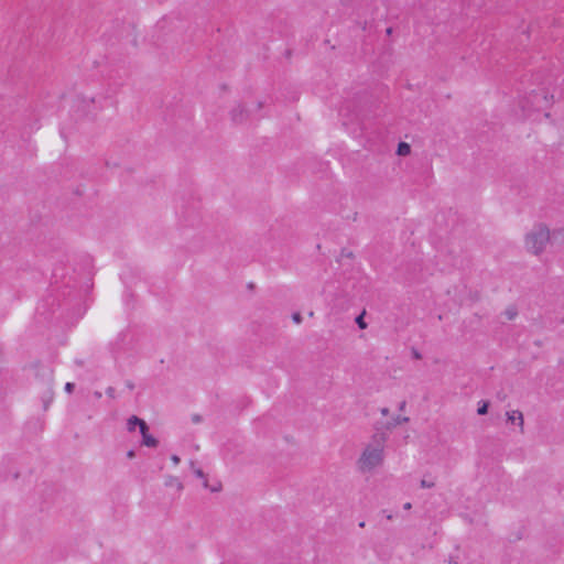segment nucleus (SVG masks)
Segmentation results:
<instances>
[{
	"instance_id": "f257e3e1",
	"label": "nucleus",
	"mask_w": 564,
	"mask_h": 564,
	"mask_svg": "<svg viewBox=\"0 0 564 564\" xmlns=\"http://www.w3.org/2000/svg\"><path fill=\"white\" fill-rule=\"evenodd\" d=\"M564 240L562 230H554L553 232L543 225H535L525 236V247L528 251L533 254H539L544 251L546 245H561Z\"/></svg>"
},
{
	"instance_id": "f03ea898",
	"label": "nucleus",
	"mask_w": 564,
	"mask_h": 564,
	"mask_svg": "<svg viewBox=\"0 0 564 564\" xmlns=\"http://www.w3.org/2000/svg\"><path fill=\"white\" fill-rule=\"evenodd\" d=\"M386 434H375L372 443L369 444L358 459V466L361 471H370L381 465L383 460V448L386 443Z\"/></svg>"
},
{
	"instance_id": "7ed1b4c3",
	"label": "nucleus",
	"mask_w": 564,
	"mask_h": 564,
	"mask_svg": "<svg viewBox=\"0 0 564 564\" xmlns=\"http://www.w3.org/2000/svg\"><path fill=\"white\" fill-rule=\"evenodd\" d=\"M551 104V100L549 98V94L544 88H539L535 90H532L529 96H527L521 101V107L523 110H534V111H541L545 109Z\"/></svg>"
},
{
	"instance_id": "20e7f679",
	"label": "nucleus",
	"mask_w": 564,
	"mask_h": 564,
	"mask_svg": "<svg viewBox=\"0 0 564 564\" xmlns=\"http://www.w3.org/2000/svg\"><path fill=\"white\" fill-rule=\"evenodd\" d=\"M263 104L261 101H257L253 108H248L245 104L240 102L230 111L231 121L236 124L245 123L251 119L256 111L261 110Z\"/></svg>"
},
{
	"instance_id": "39448f33",
	"label": "nucleus",
	"mask_w": 564,
	"mask_h": 564,
	"mask_svg": "<svg viewBox=\"0 0 564 564\" xmlns=\"http://www.w3.org/2000/svg\"><path fill=\"white\" fill-rule=\"evenodd\" d=\"M139 427L140 432H143L147 429V422L137 415H132L127 421V430L129 432H133L135 427Z\"/></svg>"
},
{
	"instance_id": "423d86ee",
	"label": "nucleus",
	"mask_w": 564,
	"mask_h": 564,
	"mask_svg": "<svg viewBox=\"0 0 564 564\" xmlns=\"http://www.w3.org/2000/svg\"><path fill=\"white\" fill-rule=\"evenodd\" d=\"M191 465H192L195 476L203 479V486L206 489H209L212 492H217L220 490V484H218L217 486L210 487L205 473L200 468H194V462H192Z\"/></svg>"
},
{
	"instance_id": "0eeeda50",
	"label": "nucleus",
	"mask_w": 564,
	"mask_h": 564,
	"mask_svg": "<svg viewBox=\"0 0 564 564\" xmlns=\"http://www.w3.org/2000/svg\"><path fill=\"white\" fill-rule=\"evenodd\" d=\"M142 435V445L147 447H156L159 445V441L149 434V426L147 425V429L143 432H140Z\"/></svg>"
},
{
	"instance_id": "6e6552de",
	"label": "nucleus",
	"mask_w": 564,
	"mask_h": 564,
	"mask_svg": "<svg viewBox=\"0 0 564 564\" xmlns=\"http://www.w3.org/2000/svg\"><path fill=\"white\" fill-rule=\"evenodd\" d=\"M507 421L510 423H518L520 426L521 432H523V414L520 411H511L507 412Z\"/></svg>"
},
{
	"instance_id": "1a4fd4ad",
	"label": "nucleus",
	"mask_w": 564,
	"mask_h": 564,
	"mask_svg": "<svg viewBox=\"0 0 564 564\" xmlns=\"http://www.w3.org/2000/svg\"><path fill=\"white\" fill-rule=\"evenodd\" d=\"M411 153V147L406 142H400L398 144L397 154L401 156H405Z\"/></svg>"
},
{
	"instance_id": "9d476101",
	"label": "nucleus",
	"mask_w": 564,
	"mask_h": 564,
	"mask_svg": "<svg viewBox=\"0 0 564 564\" xmlns=\"http://www.w3.org/2000/svg\"><path fill=\"white\" fill-rule=\"evenodd\" d=\"M409 422V417L408 416H397V417H393L391 422H388L387 424V429H393L402 423H406Z\"/></svg>"
},
{
	"instance_id": "9b49d317",
	"label": "nucleus",
	"mask_w": 564,
	"mask_h": 564,
	"mask_svg": "<svg viewBox=\"0 0 564 564\" xmlns=\"http://www.w3.org/2000/svg\"><path fill=\"white\" fill-rule=\"evenodd\" d=\"M166 486H176L178 490L183 488L182 482L176 477H170L169 480L165 482Z\"/></svg>"
},
{
	"instance_id": "f8f14e48",
	"label": "nucleus",
	"mask_w": 564,
	"mask_h": 564,
	"mask_svg": "<svg viewBox=\"0 0 564 564\" xmlns=\"http://www.w3.org/2000/svg\"><path fill=\"white\" fill-rule=\"evenodd\" d=\"M364 315H365V312H362L360 315H358V316L356 317V319H355L356 324L358 325V327H359L360 329H365V328H367V324H366V322H365V319H364Z\"/></svg>"
},
{
	"instance_id": "ddd939ff",
	"label": "nucleus",
	"mask_w": 564,
	"mask_h": 564,
	"mask_svg": "<svg viewBox=\"0 0 564 564\" xmlns=\"http://www.w3.org/2000/svg\"><path fill=\"white\" fill-rule=\"evenodd\" d=\"M488 408H489V403L488 402H482V404L478 406L477 413L479 415H485V414L488 413Z\"/></svg>"
},
{
	"instance_id": "4468645a",
	"label": "nucleus",
	"mask_w": 564,
	"mask_h": 564,
	"mask_svg": "<svg viewBox=\"0 0 564 564\" xmlns=\"http://www.w3.org/2000/svg\"><path fill=\"white\" fill-rule=\"evenodd\" d=\"M505 314L508 319H513L517 316L518 312L514 307H508Z\"/></svg>"
},
{
	"instance_id": "2eb2a0df",
	"label": "nucleus",
	"mask_w": 564,
	"mask_h": 564,
	"mask_svg": "<svg viewBox=\"0 0 564 564\" xmlns=\"http://www.w3.org/2000/svg\"><path fill=\"white\" fill-rule=\"evenodd\" d=\"M292 319L294 323L300 324V323H302V315L299 312L293 313Z\"/></svg>"
},
{
	"instance_id": "dca6fc26",
	"label": "nucleus",
	"mask_w": 564,
	"mask_h": 564,
	"mask_svg": "<svg viewBox=\"0 0 564 564\" xmlns=\"http://www.w3.org/2000/svg\"><path fill=\"white\" fill-rule=\"evenodd\" d=\"M420 485H421L422 488H432V487H434V482L427 481L425 479H422Z\"/></svg>"
},
{
	"instance_id": "f3484780",
	"label": "nucleus",
	"mask_w": 564,
	"mask_h": 564,
	"mask_svg": "<svg viewBox=\"0 0 564 564\" xmlns=\"http://www.w3.org/2000/svg\"><path fill=\"white\" fill-rule=\"evenodd\" d=\"M106 393H107L108 397H110L112 399L116 397V390H115L113 387H108L107 390H106Z\"/></svg>"
},
{
	"instance_id": "a211bd4d",
	"label": "nucleus",
	"mask_w": 564,
	"mask_h": 564,
	"mask_svg": "<svg viewBox=\"0 0 564 564\" xmlns=\"http://www.w3.org/2000/svg\"><path fill=\"white\" fill-rule=\"evenodd\" d=\"M74 389H75V384H74V383H72V382H67V383L65 384V390H66V392L72 393V392L74 391Z\"/></svg>"
},
{
	"instance_id": "6ab92c4d",
	"label": "nucleus",
	"mask_w": 564,
	"mask_h": 564,
	"mask_svg": "<svg viewBox=\"0 0 564 564\" xmlns=\"http://www.w3.org/2000/svg\"><path fill=\"white\" fill-rule=\"evenodd\" d=\"M50 395L48 399L44 401V410L48 408L50 402L52 401V391H48Z\"/></svg>"
},
{
	"instance_id": "aec40b11",
	"label": "nucleus",
	"mask_w": 564,
	"mask_h": 564,
	"mask_svg": "<svg viewBox=\"0 0 564 564\" xmlns=\"http://www.w3.org/2000/svg\"><path fill=\"white\" fill-rule=\"evenodd\" d=\"M412 356L414 359H421L422 358V355L416 350V349H412Z\"/></svg>"
},
{
	"instance_id": "412c9836",
	"label": "nucleus",
	"mask_w": 564,
	"mask_h": 564,
	"mask_svg": "<svg viewBox=\"0 0 564 564\" xmlns=\"http://www.w3.org/2000/svg\"><path fill=\"white\" fill-rule=\"evenodd\" d=\"M192 421H193L194 423H199V422H202V416H200L199 414H194V415L192 416Z\"/></svg>"
},
{
	"instance_id": "4be33fe9",
	"label": "nucleus",
	"mask_w": 564,
	"mask_h": 564,
	"mask_svg": "<svg viewBox=\"0 0 564 564\" xmlns=\"http://www.w3.org/2000/svg\"><path fill=\"white\" fill-rule=\"evenodd\" d=\"M127 457L128 458H134L135 457V452L133 449L128 451Z\"/></svg>"
},
{
	"instance_id": "5701e85b",
	"label": "nucleus",
	"mask_w": 564,
	"mask_h": 564,
	"mask_svg": "<svg viewBox=\"0 0 564 564\" xmlns=\"http://www.w3.org/2000/svg\"><path fill=\"white\" fill-rule=\"evenodd\" d=\"M171 459H172V462L174 464H178L180 463V457L177 455H172Z\"/></svg>"
},
{
	"instance_id": "b1692460",
	"label": "nucleus",
	"mask_w": 564,
	"mask_h": 564,
	"mask_svg": "<svg viewBox=\"0 0 564 564\" xmlns=\"http://www.w3.org/2000/svg\"><path fill=\"white\" fill-rule=\"evenodd\" d=\"M380 412H381V414H382V415H384V416H386V415H388V414H389V409H388V408H382V409L380 410Z\"/></svg>"
},
{
	"instance_id": "393cba45",
	"label": "nucleus",
	"mask_w": 564,
	"mask_h": 564,
	"mask_svg": "<svg viewBox=\"0 0 564 564\" xmlns=\"http://www.w3.org/2000/svg\"><path fill=\"white\" fill-rule=\"evenodd\" d=\"M405 401H402L400 404H399V410L400 411H403L405 409Z\"/></svg>"
},
{
	"instance_id": "a878e982",
	"label": "nucleus",
	"mask_w": 564,
	"mask_h": 564,
	"mask_svg": "<svg viewBox=\"0 0 564 564\" xmlns=\"http://www.w3.org/2000/svg\"><path fill=\"white\" fill-rule=\"evenodd\" d=\"M412 508V505L410 502H406L403 505L404 510H410Z\"/></svg>"
},
{
	"instance_id": "bb28decb",
	"label": "nucleus",
	"mask_w": 564,
	"mask_h": 564,
	"mask_svg": "<svg viewBox=\"0 0 564 564\" xmlns=\"http://www.w3.org/2000/svg\"><path fill=\"white\" fill-rule=\"evenodd\" d=\"M448 562H449V564H458L457 560L453 556L449 557Z\"/></svg>"
},
{
	"instance_id": "cd10ccee",
	"label": "nucleus",
	"mask_w": 564,
	"mask_h": 564,
	"mask_svg": "<svg viewBox=\"0 0 564 564\" xmlns=\"http://www.w3.org/2000/svg\"><path fill=\"white\" fill-rule=\"evenodd\" d=\"M94 395L95 398L100 399L102 394L100 391H95Z\"/></svg>"
},
{
	"instance_id": "c85d7f7f",
	"label": "nucleus",
	"mask_w": 564,
	"mask_h": 564,
	"mask_svg": "<svg viewBox=\"0 0 564 564\" xmlns=\"http://www.w3.org/2000/svg\"><path fill=\"white\" fill-rule=\"evenodd\" d=\"M127 387H128L129 389H131V390L134 388V386H133V383H132V382H128V383H127Z\"/></svg>"
},
{
	"instance_id": "c756f323",
	"label": "nucleus",
	"mask_w": 564,
	"mask_h": 564,
	"mask_svg": "<svg viewBox=\"0 0 564 564\" xmlns=\"http://www.w3.org/2000/svg\"><path fill=\"white\" fill-rule=\"evenodd\" d=\"M76 364H77L78 366H83V364H84V362H83V360H76Z\"/></svg>"
},
{
	"instance_id": "7c9ffc66",
	"label": "nucleus",
	"mask_w": 564,
	"mask_h": 564,
	"mask_svg": "<svg viewBox=\"0 0 564 564\" xmlns=\"http://www.w3.org/2000/svg\"><path fill=\"white\" fill-rule=\"evenodd\" d=\"M387 33H388V34H391V33H392V29H391V28H388V29H387Z\"/></svg>"
},
{
	"instance_id": "2f4dec72",
	"label": "nucleus",
	"mask_w": 564,
	"mask_h": 564,
	"mask_svg": "<svg viewBox=\"0 0 564 564\" xmlns=\"http://www.w3.org/2000/svg\"><path fill=\"white\" fill-rule=\"evenodd\" d=\"M387 519L391 520L392 519V514H387Z\"/></svg>"
},
{
	"instance_id": "473e14b6",
	"label": "nucleus",
	"mask_w": 564,
	"mask_h": 564,
	"mask_svg": "<svg viewBox=\"0 0 564 564\" xmlns=\"http://www.w3.org/2000/svg\"><path fill=\"white\" fill-rule=\"evenodd\" d=\"M359 527H360V528H364V527H365V522H360V523H359Z\"/></svg>"
}]
</instances>
